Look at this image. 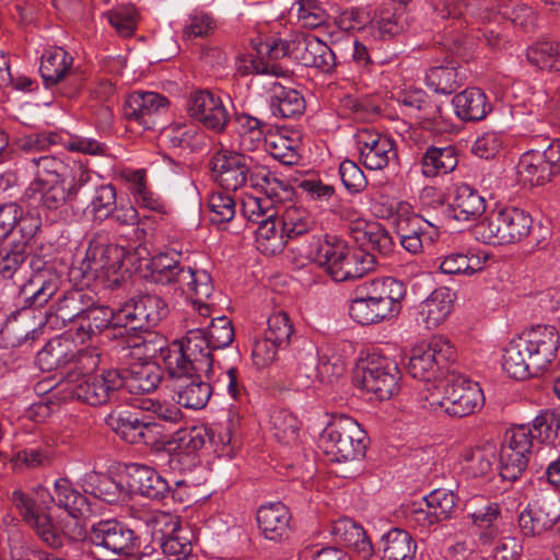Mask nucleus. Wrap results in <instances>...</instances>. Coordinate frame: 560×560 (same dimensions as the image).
<instances>
[{
  "mask_svg": "<svg viewBox=\"0 0 560 560\" xmlns=\"http://www.w3.org/2000/svg\"><path fill=\"white\" fill-rule=\"evenodd\" d=\"M127 485L130 492L155 500L170 491L168 482L154 468L137 463L127 466Z\"/></svg>",
  "mask_w": 560,
  "mask_h": 560,
  "instance_id": "obj_25",
  "label": "nucleus"
},
{
  "mask_svg": "<svg viewBox=\"0 0 560 560\" xmlns=\"http://www.w3.org/2000/svg\"><path fill=\"white\" fill-rule=\"evenodd\" d=\"M452 104L455 114L462 120L478 121L483 119L491 112V104L486 93L478 88H470L456 94Z\"/></svg>",
  "mask_w": 560,
  "mask_h": 560,
  "instance_id": "obj_34",
  "label": "nucleus"
},
{
  "mask_svg": "<svg viewBox=\"0 0 560 560\" xmlns=\"http://www.w3.org/2000/svg\"><path fill=\"white\" fill-rule=\"evenodd\" d=\"M532 366L545 372L556 359L559 348V334L553 326L536 325L523 330L518 336Z\"/></svg>",
  "mask_w": 560,
  "mask_h": 560,
  "instance_id": "obj_15",
  "label": "nucleus"
},
{
  "mask_svg": "<svg viewBox=\"0 0 560 560\" xmlns=\"http://www.w3.org/2000/svg\"><path fill=\"white\" fill-rule=\"evenodd\" d=\"M501 365L503 371L515 380H526L540 374L532 366L530 359L526 354V348L517 336L512 338L504 347Z\"/></svg>",
  "mask_w": 560,
  "mask_h": 560,
  "instance_id": "obj_35",
  "label": "nucleus"
},
{
  "mask_svg": "<svg viewBox=\"0 0 560 560\" xmlns=\"http://www.w3.org/2000/svg\"><path fill=\"white\" fill-rule=\"evenodd\" d=\"M278 206L279 218L288 241L308 232L314 226V218L305 208L296 205Z\"/></svg>",
  "mask_w": 560,
  "mask_h": 560,
  "instance_id": "obj_51",
  "label": "nucleus"
},
{
  "mask_svg": "<svg viewBox=\"0 0 560 560\" xmlns=\"http://www.w3.org/2000/svg\"><path fill=\"white\" fill-rule=\"evenodd\" d=\"M458 163L453 147H430L421 160L422 174L425 177H435L452 172Z\"/></svg>",
  "mask_w": 560,
  "mask_h": 560,
  "instance_id": "obj_49",
  "label": "nucleus"
},
{
  "mask_svg": "<svg viewBox=\"0 0 560 560\" xmlns=\"http://www.w3.org/2000/svg\"><path fill=\"white\" fill-rule=\"evenodd\" d=\"M265 149L275 160L285 165H295L301 159L299 139L282 132L266 136Z\"/></svg>",
  "mask_w": 560,
  "mask_h": 560,
  "instance_id": "obj_50",
  "label": "nucleus"
},
{
  "mask_svg": "<svg viewBox=\"0 0 560 560\" xmlns=\"http://www.w3.org/2000/svg\"><path fill=\"white\" fill-rule=\"evenodd\" d=\"M72 322L73 327L71 329L74 334V340L80 343H84L94 335L102 332L109 325L124 327V324H119L117 320V312L104 305L93 306L75 314Z\"/></svg>",
  "mask_w": 560,
  "mask_h": 560,
  "instance_id": "obj_24",
  "label": "nucleus"
},
{
  "mask_svg": "<svg viewBox=\"0 0 560 560\" xmlns=\"http://www.w3.org/2000/svg\"><path fill=\"white\" fill-rule=\"evenodd\" d=\"M487 208V201L481 194L466 183L454 186L452 200L448 205V215L459 222L478 219Z\"/></svg>",
  "mask_w": 560,
  "mask_h": 560,
  "instance_id": "obj_26",
  "label": "nucleus"
},
{
  "mask_svg": "<svg viewBox=\"0 0 560 560\" xmlns=\"http://www.w3.org/2000/svg\"><path fill=\"white\" fill-rule=\"evenodd\" d=\"M124 385V375L117 370L94 374L71 372L57 384L56 396L63 400L78 399L91 406H101L115 400Z\"/></svg>",
  "mask_w": 560,
  "mask_h": 560,
  "instance_id": "obj_5",
  "label": "nucleus"
},
{
  "mask_svg": "<svg viewBox=\"0 0 560 560\" xmlns=\"http://www.w3.org/2000/svg\"><path fill=\"white\" fill-rule=\"evenodd\" d=\"M84 492L107 503H115L126 494L124 487L112 477L96 471L86 472L81 479Z\"/></svg>",
  "mask_w": 560,
  "mask_h": 560,
  "instance_id": "obj_46",
  "label": "nucleus"
},
{
  "mask_svg": "<svg viewBox=\"0 0 560 560\" xmlns=\"http://www.w3.org/2000/svg\"><path fill=\"white\" fill-rule=\"evenodd\" d=\"M401 377L398 364L390 358L372 353L358 368L355 382L362 389L378 400H387L396 395Z\"/></svg>",
  "mask_w": 560,
  "mask_h": 560,
  "instance_id": "obj_12",
  "label": "nucleus"
},
{
  "mask_svg": "<svg viewBox=\"0 0 560 560\" xmlns=\"http://www.w3.org/2000/svg\"><path fill=\"white\" fill-rule=\"evenodd\" d=\"M425 83L435 93L451 94L458 86V72L454 65L435 66L425 74Z\"/></svg>",
  "mask_w": 560,
  "mask_h": 560,
  "instance_id": "obj_58",
  "label": "nucleus"
},
{
  "mask_svg": "<svg viewBox=\"0 0 560 560\" xmlns=\"http://www.w3.org/2000/svg\"><path fill=\"white\" fill-rule=\"evenodd\" d=\"M117 194L110 184L101 185L95 188L90 203L86 207V213L94 220L104 221L109 218L116 209Z\"/></svg>",
  "mask_w": 560,
  "mask_h": 560,
  "instance_id": "obj_55",
  "label": "nucleus"
},
{
  "mask_svg": "<svg viewBox=\"0 0 560 560\" xmlns=\"http://www.w3.org/2000/svg\"><path fill=\"white\" fill-rule=\"evenodd\" d=\"M298 22L303 27L315 28L325 23L327 14L317 0H299L293 7Z\"/></svg>",
  "mask_w": 560,
  "mask_h": 560,
  "instance_id": "obj_64",
  "label": "nucleus"
},
{
  "mask_svg": "<svg viewBox=\"0 0 560 560\" xmlns=\"http://www.w3.org/2000/svg\"><path fill=\"white\" fill-rule=\"evenodd\" d=\"M533 226V219L526 211L509 207L489 212L475 226L476 238L486 244L502 245L522 241Z\"/></svg>",
  "mask_w": 560,
  "mask_h": 560,
  "instance_id": "obj_9",
  "label": "nucleus"
},
{
  "mask_svg": "<svg viewBox=\"0 0 560 560\" xmlns=\"http://www.w3.org/2000/svg\"><path fill=\"white\" fill-rule=\"evenodd\" d=\"M89 539L108 556H128L133 550L136 536L125 524L106 520L92 525Z\"/></svg>",
  "mask_w": 560,
  "mask_h": 560,
  "instance_id": "obj_18",
  "label": "nucleus"
},
{
  "mask_svg": "<svg viewBox=\"0 0 560 560\" xmlns=\"http://www.w3.org/2000/svg\"><path fill=\"white\" fill-rule=\"evenodd\" d=\"M167 106V98L159 93L135 91L125 101L124 116L143 129H151L154 126L155 116Z\"/></svg>",
  "mask_w": 560,
  "mask_h": 560,
  "instance_id": "obj_22",
  "label": "nucleus"
},
{
  "mask_svg": "<svg viewBox=\"0 0 560 560\" xmlns=\"http://www.w3.org/2000/svg\"><path fill=\"white\" fill-rule=\"evenodd\" d=\"M260 52H270L276 58L291 56L305 67H313L323 73H331L337 67L335 52L314 35L293 34L289 40L279 39L273 45L261 46Z\"/></svg>",
  "mask_w": 560,
  "mask_h": 560,
  "instance_id": "obj_10",
  "label": "nucleus"
},
{
  "mask_svg": "<svg viewBox=\"0 0 560 560\" xmlns=\"http://www.w3.org/2000/svg\"><path fill=\"white\" fill-rule=\"evenodd\" d=\"M361 163L371 171H381L397 156L396 143L387 135L363 128L354 135Z\"/></svg>",
  "mask_w": 560,
  "mask_h": 560,
  "instance_id": "obj_16",
  "label": "nucleus"
},
{
  "mask_svg": "<svg viewBox=\"0 0 560 560\" xmlns=\"http://www.w3.org/2000/svg\"><path fill=\"white\" fill-rule=\"evenodd\" d=\"M72 57L61 47L49 48L42 57L40 73L46 86L59 83L70 71Z\"/></svg>",
  "mask_w": 560,
  "mask_h": 560,
  "instance_id": "obj_47",
  "label": "nucleus"
},
{
  "mask_svg": "<svg viewBox=\"0 0 560 560\" xmlns=\"http://www.w3.org/2000/svg\"><path fill=\"white\" fill-rule=\"evenodd\" d=\"M125 249L115 244L91 243L83 265L86 272L96 278L109 280L122 267Z\"/></svg>",
  "mask_w": 560,
  "mask_h": 560,
  "instance_id": "obj_23",
  "label": "nucleus"
},
{
  "mask_svg": "<svg viewBox=\"0 0 560 560\" xmlns=\"http://www.w3.org/2000/svg\"><path fill=\"white\" fill-rule=\"evenodd\" d=\"M331 532L340 544L352 548L362 559L372 557L373 546L364 529L354 521L340 518L334 523Z\"/></svg>",
  "mask_w": 560,
  "mask_h": 560,
  "instance_id": "obj_38",
  "label": "nucleus"
},
{
  "mask_svg": "<svg viewBox=\"0 0 560 560\" xmlns=\"http://www.w3.org/2000/svg\"><path fill=\"white\" fill-rule=\"evenodd\" d=\"M278 201L268 197L247 196L242 202L243 217L254 224H258L260 220L272 218L278 214Z\"/></svg>",
  "mask_w": 560,
  "mask_h": 560,
  "instance_id": "obj_61",
  "label": "nucleus"
},
{
  "mask_svg": "<svg viewBox=\"0 0 560 560\" xmlns=\"http://www.w3.org/2000/svg\"><path fill=\"white\" fill-rule=\"evenodd\" d=\"M124 382L130 393H149L161 382L160 368L153 362L136 363L124 375Z\"/></svg>",
  "mask_w": 560,
  "mask_h": 560,
  "instance_id": "obj_48",
  "label": "nucleus"
},
{
  "mask_svg": "<svg viewBox=\"0 0 560 560\" xmlns=\"http://www.w3.org/2000/svg\"><path fill=\"white\" fill-rule=\"evenodd\" d=\"M26 198L33 203H40L48 210H56L71 197L60 180L34 179L25 191Z\"/></svg>",
  "mask_w": 560,
  "mask_h": 560,
  "instance_id": "obj_40",
  "label": "nucleus"
},
{
  "mask_svg": "<svg viewBox=\"0 0 560 560\" xmlns=\"http://www.w3.org/2000/svg\"><path fill=\"white\" fill-rule=\"evenodd\" d=\"M255 230V243L259 252L266 255H273L283 249L288 238L282 229L279 213L272 218L260 220Z\"/></svg>",
  "mask_w": 560,
  "mask_h": 560,
  "instance_id": "obj_39",
  "label": "nucleus"
},
{
  "mask_svg": "<svg viewBox=\"0 0 560 560\" xmlns=\"http://www.w3.org/2000/svg\"><path fill=\"white\" fill-rule=\"evenodd\" d=\"M212 441V429L205 425L177 430L167 442L171 469L190 470L198 463L196 455Z\"/></svg>",
  "mask_w": 560,
  "mask_h": 560,
  "instance_id": "obj_14",
  "label": "nucleus"
},
{
  "mask_svg": "<svg viewBox=\"0 0 560 560\" xmlns=\"http://www.w3.org/2000/svg\"><path fill=\"white\" fill-rule=\"evenodd\" d=\"M211 349L206 331L200 328L190 329L178 342H173L164 351V366L170 377L189 376L205 373L209 377L212 370Z\"/></svg>",
  "mask_w": 560,
  "mask_h": 560,
  "instance_id": "obj_6",
  "label": "nucleus"
},
{
  "mask_svg": "<svg viewBox=\"0 0 560 560\" xmlns=\"http://www.w3.org/2000/svg\"><path fill=\"white\" fill-rule=\"evenodd\" d=\"M220 150L212 158V172L215 182L226 190H236L247 184L246 161L250 154L237 153L234 144L220 142Z\"/></svg>",
  "mask_w": 560,
  "mask_h": 560,
  "instance_id": "obj_17",
  "label": "nucleus"
},
{
  "mask_svg": "<svg viewBox=\"0 0 560 560\" xmlns=\"http://www.w3.org/2000/svg\"><path fill=\"white\" fill-rule=\"evenodd\" d=\"M530 63L544 70L560 71V43H538L527 49Z\"/></svg>",
  "mask_w": 560,
  "mask_h": 560,
  "instance_id": "obj_59",
  "label": "nucleus"
},
{
  "mask_svg": "<svg viewBox=\"0 0 560 560\" xmlns=\"http://www.w3.org/2000/svg\"><path fill=\"white\" fill-rule=\"evenodd\" d=\"M497 447L486 444L476 448H466L459 457L460 470L468 478H482L492 472Z\"/></svg>",
  "mask_w": 560,
  "mask_h": 560,
  "instance_id": "obj_36",
  "label": "nucleus"
},
{
  "mask_svg": "<svg viewBox=\"0 0 560 560\" xmlns=\"http://www.w3.org/2000/svg\"><path fill=\"white\" fill-rule=\"evenodd\" d=\"M406 287L390 277L359 283L349 301V316L358 324L373 325L396 317L401 310Z\"/></svg>",
  "mask_w": 560,
  "mask_h": 560,
  "instance_id": "obj_2",
  "label": "nucleus"
},
{
  "mask_svg": "<svg viewBox=\"0 0 560 560\" xmlns=\"http://www.w3.org/2000/svg\"><path fill=\"white\" fill-rule=\"evenodd\" d=\"M348 253V244L337 235L318 237L311 245L312 258L331 277L332 268Z\"/></svg>",
  "mask_w": 560,
  "mask_h": 560,
  "instance_id": "obj_43",
  "label": "nucleus"
},
{
  "mask_svg": "<svg viewBox=\"0 0 560 560\" xmlns=\"http://www.w3.org/2000/svg\"><path fill=\"white\" fill-rule=\"evenodd\" d=\"M483 4L486 9L491 4H495L498 13L509 19L515 26L528 31L534 26L535 13L530 7L525 3L511 7V0H486Z\"/></svg>",
  "mask_w": 560,
  "mask_h": 560,
  "instance_id": "obj_56",
  "label": "nucleus"
},
{
  "mask_svg": "<svg viewBox=\"0 0 560 560\" xmlns=\"http://www.w3.org/2000/svg\"><path fill=\"white\" fill-rule=\"evenodd\" d=\"M270 425L275 438L281 443L290 444L298 438L299 421L289 410H275L270 415Z\"/></svg>",
  "mask_w": 560,
  "mask_h": 560,
  "instance_id": "obj_60",
  "label": "nucleus"
},
{
  "mask_svg": "<svg viewBox=\"0 0 560 560\" xmlns=\"http://www.w3.org/2000/svg\"><path fill=\"white\" fill-rule=\"evenodd\" d=\"M456 294L446 287L435 289L418 305V319L428 329L443 324L451 315Z\"/></svg>",
  "mask_w": 560,
  "mask_h": 560,
  "instance_id": "obj_27",
  "label": "nucleus"
},
{
  "mask_svg": "<svg viewBox=\"0 0 560 560\" xmlns=\"http://www.w3.org/2000/svg\"><path fill=\"white\" fill-rule=\"evenodd\" d=\"M188 112L194 119L215 132L223 131L230 120V113L224 101L207 90L190 94Z\"/></svg>",
  "mask_w": 560,
  "mask_h": 560,
  "instance_id": "obj_19",
  "label": "nucleus"
},
{
  "mask_svg": "<svg viewBox=\"0 0 560 560\" xmlns=\"http://www.w3.org/2000/svg\"><path fill=\"white\" fill-rule=\"evenodd\" d=\"M107 424L124 441L130 444H152L156 435L161 434V424L143 421L129 410L112 412L107 418Z\"/></svg>",
  "mask_w": 560,
  "mask_h": 560,
  "instance_id": "obj_20",
  "label": "nucleus"
},
{
  "mask_svg": "<svg viewBox=\"0 0 560 560\" xmlns=\"http://www.w3.org/2000/svg\"><path fill=\"white\" fill-rule=\"evenodd\" d=\"M407 27V16L402 10L383 11L373 22L372 35L378 39H390L401 34Z\"/></svg>",
  "mask_w": 560,
  "mask_h": 560,
  "instance_id": "obj_54",
  "label": "nucleus"
},
{
  "mask_svg": "<svg viewBox=\"0 0 560 560\" xmlns=\"http://www.w3.org/2000/svg\"><path fill=\"white\" fill-rule=\"evenodd\" d=\"M557 518L555 511L536 501L520 514L518 525L524 536L535 537L551 529Z\"/></svg>",
  "mask_w": 560,
  "mask_h": 560,
  "instance_id": "obj_37",
  "label": "nucleus"
},
{
  "mask_svg": "<svg viewBox=\"0 0 560 560\" xmlns=\"http://www.w3.org/2000/svg\"><path fill=\"white\" fill-rule=\"evenodd\" d=\"M74 334L70 329L66 335L49 340L37 353L36 361L42 370L50 371L63 366L77 357Z\"/></svg>",
  "mask_w": 560,
  "mask_h": 560,
  "instance_id": "obj_29",
  "label": "nucleus"
},
{
  "mask_svg": "<svg viewBox=\"0 0 560 560\" xmlns=\"http://www.w3.org/2000/svg\"><path fill=\"white\" fill-rule=\"evenodd\" d=\"M500 506L498 503H489L471 514V523L483 545L492 542L500 535Z\"/></svg>",
  "mask_w": 560,
  "mask_h": 560,
  "instance_id": "obj_53",
  "label": "nucleus"
},
{
  "mask_svg": "<svg viewBox=\"0 0 560 560\" xmlns=\"http://www.w3.org/2000/svg\"><path fill=\"white\" fill-rule=\"evenodd\" d=\"M176 256L177 254L173 253H160L152 257L148 265L152 280L156 283L173 285L184 294L210 298L213 293L210 273L182 266Z\"/></svg>",
  "mask_w": 560,
  "mask_h": 560,
  "instance_id": "obj_7",
  "label": "nucleus"
},
{
  "mask_svg": "<svg viewBox=\"0 0 560 560\" xmlns=\"http://www.w3.org/2000/svg\"><path fill=\"white\" fill-rule=\"evenodd\" d=\"M453 357L454 348L450 340L434 336L429 342L412 348L407 372L411 377L425 383L424 389L441 385L444 381L442 372Z\"/></svg>",
  "mask_w": 560,
  "mask_h": 560,
  "instance_id": "obj_11",
  "label": "nucleus"
},
{
  "mask_svg": "<svg viewBox=\"0 0 560 560\" xmlns=\"http://www.w3.org/2000/svg\"><path fill=\"white\" fill-rule=\"evenodd\" d=\"M366 434L351 417L337 416L319 436V447L332 462H354L364 456Z\"/></svg>",
  "mask_w": 560,
  "mask_h": 560,
  "instance_id": "obj_8",
  "label": "nucleus"
},
{
  "mask_svg": "<svg viewBox=\"0 0 560 560\" xmlns=\"http://www.w3.org/2000/svg\"><path fill=\"white\" fill-rule=\"evenodd\" d=\"M208 208L210 210V221L217 225L230 222L236 213L234 198L222 191H214L210 195Z\"/></svg>",
  "mask_w": 560,
  "mask_h": 560,
  "instance_id": "obj_62",
  "label": "nucleus"
},
{
  "mask_svg": "<svg viewBox=\"0 0 560 560\" xmlns=\"http://www.w3.org/2000/svg\"><path fill=\"white\" fill-rule=\"evenodd\" d=\"M58 291V278L48 270L33 275L22 293L28 307L44 306Z\"/></svg>",
  "mask_w": 560,
  "mask_h": 560,
  "instance_id": "obj_44",
  "label": "nucleus"
},
{
  "mask_svg": "<svg viewBox=\"0 0 560 560\" xmlns=\"http://www.w3.org/2000/svg\"><path fill=\"white\" fill-rule=\"evenodd\" d=\"M270 45L269 43H259L255 52L243 55L236 59V71L241 75L257 74V75H276L285 77L287 72L278 65L272 62L277 59L270 52H260L261 46Z\"/></svg>",
  "mask_w": 560,
  "mask_h": 560,
  "instance_id": "obj_42",
  "label": "nucleus"
},
{
  "mask_svg": "<svg viewBox=\"0 0 560 560\" xmlns=\"http://www.w3.org/2000/svg\"><path fill=\"white\" fill-rule=\"evenodd\" d=\"M272 90L275 94L270 101V108L273 116L293 118L303 113L305 101L298 91L283 85H273Z\"/></svg>",
  "mask_w": 560,
  "mask_h": 560,
  "instance_id": "obj_52",
  "label": "nucleus"
},
{
  "mask_svg": "<svg viewBox=\"0 0 560 560\" xmlns=\"http://www.w3.org/2000/svg\"><path fill=\"white\" fill-rule=\"evenodd\" d=\"M55 495L43 486H37L25 493L21 489L12 492V503L20 512L25 523L34 529L37 536L49 547L62 545L66 527L54 522L50 513L56 502L72 518H79L89 512L86 498L80 493L67 478H59L54 483Z\"/></svg>",
  "mask_w": 560,
  "mask_h": 560,
  "instance_id": "obj_1",
  "label": "nucleus"
},
{
  "mask_svg": "<svg viewBox=\"0 0 560 560\" xmlns=\"http://www.w3.org/2000/svg\"><path fill=\"white\" fill-rule=\"evenodd\" d=\"M383 560H413L417 542L400 528H392L382 536Z\"/></svg>",
  "mask_w": 560,
  "mask_h": 560,
  "instance_id": "obj_45",
  "label": "nucleus"
},
{
  "mask_svg": "<svg viewBox=\"0 0 560 560\" xmlns=\"http://www.w3.org/2000/svg\"><path fill=\"white\" fill-rule=\"evenodd\" d=\"M202 373L183 377H172L176 381L175 393L178 404L188 409L199 410L207 406L212 389L208 382L201 380Z\"/></svg>",
  "mask_w": 560,
  "mask_h": 560,
  "instance_id": "obj_32",
  "label": "nucleus"
},
{
  "mask_svg": "<svg viewBox=\"0 0 560 560\" xmlns=\"http://www.w3.org/2000/svg\"><path fill=\"white\" fill-rule=\"evenodd\" d=\"M385 215L393 220L398 233L429 226V222L423 220L407 201H394L386 210Z\"/></svg>",
  "mask_w": 560,
  "mask_h": 560,
  "instance_id": "obj_57",
  "label": "nucleus"
},
{
  "mask_svg": "<svg viewBox=\"0 0 560 560\" xmlns=\"http://www.w3.org/2000/svg\"><path fill=\"white\" fill-rule=\"evenodd\" d=\"M166 314L164 302L156 295H143L131 300L117 311V320L131 329L158 324Z\"/></svg>",
  "mask_w": 560,
  "mask_h": 560,
  "instance_id": "obj_21",
  "label": "nucleus"
},
{
  "mask_svg": "<svg viewBox=\"0 0 560 560\" xmlns=\"http://www.w3.org/2000/svg\"><path fill=\"white\" fill-rule=\"evenodd\" d=\"M440 522L453 516L457 505V497L453 490L439 488L423 498Z\"/></svg>",
  "mask_w": 560,
  "mask_h": 560,
  "instance_id": "obj_63",
  "label": "nucleus"
},
{
  "mask_svg": "<svg viewBox=\"0 0 560 560\" xmlns=\"http://www.w3.org/2000/svg\"><path fill=\"white\" fill-rule=\"evenodd\" d=\"M516 175L520 183L530 186L544 185L553 177L539 150H529L521 155Z\"/></svg>",
  "mask_w": 560,
  "mask_h": 560,
  "instance_id": "obj_41",
  "label": "nucleus"
},
{
  "mask_svg": "<svg viewBox=\"0 0 560 560\" xmlns=\"http://www.w3.org/2000/svg\"><path fill=\"white\" fill-rule=\"evenodd\" d=\"M343 362L339 357L319 352L314 347L303 350L298 357L295 383L298 389L310 387L315 381L332 383L342 375Z\"/></svg>",
  "mask_w": 560,
  "mask_h": 560,
  "instance_id": "obj_13",
  "label": "nucleus"
},
{
  "mask_svg": "<svg viewBox=\"0 0 560 560\" xmlns=\"http://www.w3.org/2000/svg\"><path fill=\"white\" fill-rule=\"evenodd\" d=\"M555 435L552 417L548 413L538 415L532 425L521 424L509 429L500 450L502 479L514 481L526 470L534 439L547 442Z\"/></svg>",
  "mask_w": 560,
  "mask_h": 560,
  "instance_id": "obj_4",
  "label": "nucleus"
},
{
  "mask_svg": "<svg viewBox=\"0 0 560 560\" xmlns=\"http://www.w3.org/2000/svg\"><path fill=\"white\" fill-rule=\"evenodd\" d=\"M350 232L361 246H365L381 255H386L393 249L390 235L378 222L366 221L361 218L352 219Z\"/></svg>",
  "mask_w": 560,
  "mask_h": 560,
  "instance_id": "obj_31",
  "label": "nucleus"
},
{
  "mask_svg": "<svg viewBox=\"0 0 560 560\" xmlns=\"http://www.w3.org/2000/svg\"><path fill=\"white\" fill-rule=\"evenodd\" d=\"M420 401L424 409L460 418L480 410L485 404V396L477 382L465 375L452 373L441 385L422 389Z\"/></svg>",
  "mask_w": 560,
  "mask_h": 560,
  "instance_id": "obj_3",
  "label": "nucleus"
},
{
  "mask_svg": "<svg viewBox=\"0 0 560 560\" xmlns=\"http://www.w3.org/2000/svg\"><path fill=\"white\" fill-rule=\"evenodd\" d=\"M122 177L128 185L133 202L138 207L159 214L168 213L166 202L148 186L144 170L125 171Z\"/></svg>",
  "mask_w": 560,
  "mask_h": 560,
  "instance_id": "obj_30",
  "label": "nucleus"
},
{
  "mask_svg": "<svg viewBox=\"0 0 560 560\" xmlns=\"http://www.w3.org/2000/svg\"><path fill=\"white\" fill-rule=\"evenodd\" d=\"M291 514L281 502L262 505L257 511V523L265 538L281 540L288 535Z\"/></svg>",
  "mask_w": 560,
  "mask_h": 560,
  "instance_id": "obj_33",
  "label": "nucleus"
},
{
  "mask_svg": "<svg viewBox=\"0 0 560 560\" xmlns=\"http://www.w3.org/2000/svg\"><path fill=\"white\" fill-rule=\"evenodd\" d=\"M488 258L482 252L453 250L438 257L436 265L443 275L471 277L485 268Z\"/></svg>",
  "mask_w": 560,
  "mask_h": 560,
  "instance_id": "obj_28",
  "label": "nucleus"
}]
</instances>
